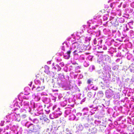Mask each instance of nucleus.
Listing matches in <instances>:
<instances>
[{
  "label": "nucleus",
  "instance_id": "f257e3e1",
  "mask_svg": "<svg viewBox=\"0 0 134 134\" xmlns=\"http://www.w3.org/2000/svg\"><path fill=\"white\" fill-rule=\"evenodd\" d=\"M44 88V86H38L36 89L37 92H39L42 90Z\"/></svg>",
  "mask_w": 134,
  "mask_h": 134
},
{
  "label": "nucleus",
  "instance_id": "f03ea898",
  "mask_svg": "<svg viewBox=\"0 0 134 134\" xmlns=\"http://www.w3.org/2000/svg\"><path fill=\"white\" fill-rule=\"evenodd\" d=\"M28 128L29 130L32 132L34 131V126L32 125H30L28 127Z\"/></svg>",
  "mask_w": 134,
  "mask_h": 134
},
{
  "label": "nucleus",
  "instance_id": "7ed1b4c3",
  "mask_svg": "<svg viewBox=\"0 0 134 134\" xmlns=\"http://www.w3.org/2000/svg\"><path fill=\"white\" fill-rule=\"evenodd\" d=\"M92 96V93L91 92H89L88 93V96L89 97H91V96Z\"/></svg>",
  "mask_w": 134,
  "mask_h": 134
},
{
  "label": "nucleus",
  "instance_id": "20e7f679",
  "mask_svg": "<svg viewBox=\"0 0 134 134\" xmlns=\"http://www.w3.org/2000/svg\"><path fill=\"white\" fill-rule=\"evenodd\" d=\"M71 53L70 51H69L67 52V53L68 54V57H70V54Z\"/></svg>",
  "mask_w": 134,
  "mask_h": 134
},
{
  "label": "nucleus",
  "instance_id": "39448f33",
  "mask_svg": "<svg viewBox=\"0 0 134 134\" xmlns=\"http://www.w3.org/2000/svg\"><path fill=\"white\" fill-rule=\"evenodd\" d=\"M21 117L22 118H24L26 117V115L25 114H23L21 115Z\"/></svg>",
  "mask_w": 134,
  "mask_h": 134
},
{
  "label": "nucleus",
  "instance_id": "423d86ee",
  "mask_svg": "<svg viewBox=\"0 0 134 134\" xmlns=\"http://www.w3.org/2000/svg\"><path fill=\"white\" fill-rule=\"evenodd\" d=\"M91 82V81L90 79H88L87 81V83L88 84H90Z\"/></svg>",
  "mask_w": 134,
  "mask_h": 134
},
{
  "label": "nucleus",
  "instance_id": "0eeeda50",
  "mask_svg": "<svg viewBox=\"0 0 134 134\" xmlns=\"http://www.w3.org/2000/svg\"><path fill=\"white\" fill-rule=\"evenodd\" d=\"M130 71L131 72L134 73V69L133 68V69H130Z\"/></svg>",
  "mask_w": 134,
  "mask_h": 134
},
{
  "label": "nucleus",
  "instance_id": "6e6552de",
  "mask_svg": "<svg viewBox=\"0 0 134 134\" xmlns=\"http://www.w3.org/2000/svg\"><path fill=\"white\" fill-rule=\"evenodd\" d=\"M4 121H3V122L2 121V123L0 124L1 125V126H3L4 125Z\"/></svg>",
  "mask_w": 134,
  "mask_h": 134
},
{
  "label": "nucleus",
  "instance_id": "1a4fd4ad",
  "mask_svg": "<svg viewBox=\"0 0 134 134\" xmlns=\"http://www.w3.org/2000/svg\"><path fill=\"white\" fill-rule=\"evenodd\" d=\"M44 68L45 69H46L48 70L49 69V68L47 66H45L44 67Z\"/></svg>",
  "mask_w": 134,
  "mask_h": 134
},
{
  "label": "nucleus",
  "instance_id": "9d476101",
  "mask_svg": "<svg viewBox=\"0 0 134 134\" xmlns=\"http://www.w3.org/2000/svg\"><path fill=\"white\" fill-rule=\"evenodd\" d=\"M78 31L80 33H81L83 31V30L82 29V30L81 31H80L79 30H78Z\"/></svg>",
  "mask_w": 134,
  "mask_h": 134
},
{
  "label": "nucleus",
  "instance_id": "9b49d317",
  "mask_svg": "<svg viewBox=\"0 0 134 134\" xmlns=\"http://www.w3.org/2000/svg\"><path fill=\"white\" fill-rule=\"evenodd\" d=\"M32 82H30V84H29V85L30 86H31V85H32Z\"/></svg>",
  "mask_w": 134,
  "mask_h": 134
},
{
  "label": "nucleus",
  "instance_id": "f8f14e48",
  "mask_svg": "<svg viewBox=\"0 0 134 134\" xmlns=\"http://www.w3.org/2000/svg\"><path fill=\"white\" fill-rule=\"evenodd\" d=\"M97 17V16H96L95 17V16H94V17L93 18L94 19H96Z\"/></svg>",
  "mask_w": 134,
  "mask_h": 134
},
{
  "label": "nucleus",
  "instance_id": "ddd939ff",
  "mask_svg": "<svg viewBox=\"0 0 134 134\" xmlns=\"http://www.w3.org/2000/svg\"><path fill=\"white\" fill-rule=\"evenodd\" d=\"M77 50H75L74 51V53H75V52H77Z\"/></svg>",
  "mask_w": 134,
  "mask_h": 134
},
{
  "label": "nucleus",
  "instance_id": "4468645a",
  "mask_svg": "<svg viewBox=\"0 0 134 134\" xmlns=\"http://www.w3.org/2000/svg\"><path fill=\"white\" fill-rule=\"evenodd\" d=\"M103 49H105H105H107V48H106V47H105V48H103Z\"/></svg>",
  "mask_w": 134,
  "mask_h": 134
},
{
  "label": "nucleus",
  "instance_id": "2eb2a0df",
  "mask_svg": "<svg viewBox=\"0 0 134 134\" xmlns=\"http://www.w3.org/2000/svg\"><path fill=\"white\" fill-rule=\"evenodd\" d=\"M62 114V113H59L58 114V115H61Z\"/></svg>",
  "mask_w": 134,
  "mask_h": 134
},
{
  "label": "nucleus",
  "instance_id": "dca6fc26",
  "mask_svg": "<svg viewBox=\"0 0 134 134\" xmlns=\"http://www.w3.org/2000/svg\"><path fill=\"white\" fill-rule=\"evenodd\" d=\"M38 75H36V77H38Z\"/></svg>",
  "mask_w": 134,
  "mask_h": 134
},
{
  "label": "nucleus",
  "instance_id": "f3484780",
  "mask_svg": "<svg viewBox=\"0 0 134 134\" xmlns=\"http://www.w3.org/2000/svg\"><path fill=\"white\" fill-rule=\"evenodd\" d=\"M100 53H103V51H102V52H100Z\"/></svg>",
  "mask_w": 134,
  "mask_h": 134
},
{
  "label": "nucleus",
  "instance_id": "a211bd4d",
  "mask_svg": "<svg viewBox=\"0 0 134 134\" xmlns=\"http://www.w3.org/2000/svg\"><path fill=\"white\" fill-rule=\"evenodd\" d=\"M40 120H42V118H40Z\"/></svg>",
  "mask_w": 134,
  "mask_h": 134
},
{
  "label": "nucleus",
  "instance_id": "6ab92c4d",
  "mask_svg": "<svg viewBox=\"0 0 134 134\" xmlns=\"http://www.w3.org/2000/svg\"><path fill=\"white\" fill-rule=\"evenodd\" d=\"M55 108V107H54L53 108V109L54 110V108Z\"/></svg>",
  "mask_w": 134,
  "mask_h": 134
},
{
  "label": "nucleus",
  "instance_id": "aec40b11",
  "mask_svg": "<svg viewBox=\"0 0 134 134\" xmlns=\"http://www.w3.org/2000/svg\"><path fill=\"white\" fill-rule=\"evenodd\" d=\"M2 130H0V132H1V131H2Z\"/></svg>",
  "mask_w": 134,
  "mask_h": 134
},
{
  "label": "nucleus",
  "instance_id": "412c9836",
  "mask_svg": "<svg viewBox=\"0 0 134 134\" xmlns=\"http://www.w3.org/2000/svg\"><path fill=\"white\" fill-rule=\"evenodd\" d=\"M33 89H34V87H33V88H32V90H33Z\"/></svg>",
  "mask_w": 134,
  "mask_h": 134
},
{
  "label": "nucleus",
  "instance_id": "4be33fe9",
  "mask_svg": "<svg viewBox=\"0 0 134 134\" xmlns=\"http://www.w3.org/2000/svg\"><path fill=\"white\" fill-rule=\"evenodd\" d=\"M54 69H56V68L55 67H54Z\"/></svg>",
  "mask_w": 134,
  "mask_h": 134
},
{
  "label": "nucleus",
  "instance_id": "5701e85b",
  "mask_svg": "<svg viewBox=\"0 0 134 134\" xmlns=\"http://www.w3.org/2000/svg\"><path fill=\"white\" fill-rule=\"evenodd\" d=\"M33 87H34V88H35V86Z\"/></svg>",
  "mask_w": 134,
  "mask_h": 134
},
{
  "label": "nucleus",
  "instance_id": "b1692460",
  "mask_svg": "<svg viewBox=\"0 0 134 134\" xmlns=\"http://www.w3.org/2000/svg\"><path fill=\"white\" fill-rule=\"evenodd\" d=\"M84 59V58H82V59Z\"/></svg>",
  "mask_w": 134,
  "mask_h": 134
},
{
  "label": "nucleus",
  "instance_id": "393cba45",
  "mask_svg": "<svg viewBox=\"0 0 134 134\" xmlns=\"http://www.w3.org/2000/svg\"><path fill=\"white\" fill-rule=\"evenodd\" d=\"M126 30H128V29H127H127Z\"/></svg>",
  "mask_w": 134,
  "mask_h": 134
},
{
  "label": "nucleus",
  "instance_id": "a878e982",
  "mask_svg": "<svg viewBox=\"0 0 134 134\" xmlns=\"http://www.w3.org/2000/svg\"><path fill=\"white\" fill-rule=\"evenodd\" d=\"M82 27H83V26H82L81 27V28H82Z\"/></svg>",
  "mask_w": 134,
  "mask_h": 134
},
{
  "label": "nucleus",
  "instance_id": "bb28decb",
  "mask_svg": "<svg viewBox=\"0 0 134 134\" xmlns=\"http://www.w3.org/2000/svg\"><path fill=\"white\" fill-rule=\"evenodd\" d=\"M46 70H45V72H46Z\"/></svg>",
  "mask_w": 134,
  "mask_h": 134
}]
</instances>
